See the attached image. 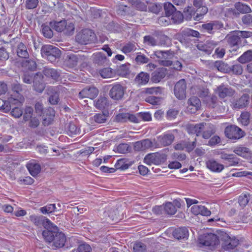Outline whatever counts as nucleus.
Masks as SVG:
<instances>
[{
	"label": "nucleus",
	"mask_w": 252,
	"mask_h": 252,
	"mask_svg": "<svg viewBox=\"0 0 252 252\" xmlns=\"http://www.w3.org/2000/svg\"><path fill=\"white\" fill-rule=\"evenodd\" d=\"M42 57L51 63L55 62L61 56L60 50L51 45H45L41 49Z\"/></svg>",
	"instance_id": "nucleus-1"
},
{
	"label": "nucleus",
	"mask_w": 252,
	"mask_h": 252,
	"mask_svg": "<svg viewBox=\"0 0 252 252\" xmlns=\"http://www.w3.org/2000/svg\"><path fill=\"white\" fill-rule=\"evenodd\" d=\"M76 41L81 44H87L94 42L96 40L95 33L91 30L84 29L76 35Z\"/></svg>",
	"instance_id": "nucleus-2"
},
{
	"label": "nucleus",
	"mask_w": 252,
	"mask_h": 252,
	"mask_svg": "<svg viewBox=\"0 0 252 252\" xmlns=\"http://www.w3.org/2000/svg\"><path fill=\"white\" fill-rule=\"evenodd\" d=\"M167 159V156L165 154L158 152L149 154L145 156L144 162L148 165H159L164 162Z\"/></svg>",
	"instance_id": "nucleus-3"
},
{
	"label": "nucleus",
	"mask_w": 252,
	"mask_h": 252,
	"mask_svg": "<svg viewBox=\"0 0 252 252\" xmlns=\"http://www.w3.org/2000/svg\"><path fill=\"white\" fill-rule=\"evenodd\" d=\"M199 242L203 246L214 247L219 244L218 237L215 234L209 233L200 236Z\"/></svg>",
	"instance_id": "nucleus-4"
},
{
	"label": "nucleus",
	"mask_w": 252,
	"mask_h": 252,
	"mask_svg": "<svg viewBox=\"0 0 252 252\" xmlns=\"http://www.w3.org/2000/svg\"><path fill=\"white\" fill-rule=\"evenodd\" d=\"M23 101L24 98L20 94H17V95L13 94L5 101H2L3 103L2 106H5L4 109L9 110L14 106H21Z\"/></svg>",
	"instance_id": "nucleus-5"
},
{
	"label": "nucleus",
	"mask_w": 252,
	"mask_h": 252,
	"mask_svg": "<svg viewBox=\"0 0 252 252\" xmlns=\"http://www.w3.org/2000/svg\"><path fill=\"white\" fill-rule=\"evenodd\" d=\"M154 55L158 59L159 63L160 65L165 66H169L172 64V62L170 60L173 57V54L170 51H156Z\"/></svg>",
	"instance_id": "nucleus-6"
},
{
	"label": "nucleus",
	"mask_w": 252,
	"mask_h": 252,
	"mask_svg": "<svg viewBox=\"0 0 252 252\" xmlns=\"http://www.w3.org/2000/svg\"><path fill=\"white\" fill-rule=\"evenodd\" d=\"M225 136L231 139H239L244 136V132L239 127L231 125L225 128Z\"/></svg>",
	"instance_id": "nucleus-7"
},
{
	"label": "nucleus",
	"mask_w": 252,
	"mask_h": 252,
	"mask_svg": "<svg viewBox=\"0 0 252 252\" xmlns=\"http://www.w3.org/2000/svg\"><path fill=\"white\" fill-rule=\"evenodd\" d=\"M187 84L185 79L180 80L175 85L174 92L179 99H183L186 97Z\"/></svg>",
	"instance_id": "nucleus-8"
},
{
	"label": "nucleus",
	"mask_w": 252,
	"mask_h": 252,
	"mask_svg": "<svg viewBox=\"0 0 252 252\" xmlns=\"http://www.w3.org/2000/svg\"><path fill=\"white\" fill-rule=\"evenodd\" d=\"M47 226L44 227L45 230L43 231L42 236L46 241L50 243L53 242L59 230L58 227L52 222H51V224H49Z\"/></svg>",
	"instance_id": "nucleus-9"
},
{
	"label": "nucleus",
	"mask_w": 252,
	"mask_h": 252,
	"mask_svg": "<svg viewBox=\"0 0 252 252\" xmlns=\"http://www.w3.org/2000/svg\"><path fill=\"white\" fill-rule=\"evenodd\" d=\"M30 220L36 226L41 227L43 226L44 227L51 224V220L43 216H36L35 215H31L29 217Z\"/></svg>",
	"instance_id": "nucleus-10"
},
{
	"label": "nucleus",
	"mask_w": 252,
	"mask_h": 252,
	"mask_svg": "<svg viewBox=\"0 0 252 252\" xmlns=\"http://www.w3.org/2000/svg\"><path fill=\"white\" fill-rule=\"evenodd\" d=\"M115 120L119 123L130 122L138 123L139 122V119L135 115L128 113L118 114L115 117Z\"/></svg>",
	"instance_id": "nucleus-11"
},
{
	"label": "nucleus",
	"mask_w": 252,
	"mask_h": 252,
	"mask_svg": "<svg viewBox=\"0 0 252 252\" xmlns=\"http://www.w3.org/2000/svg\"><path fill=\"white\" fill-rule=\"evenodd\" d=\"M88 61V58L84 55H75L71 54L68 56L67 61V64L73 67L77 65L78 63L83 64L86 63Z\"/></svg>",
	"instance_id": "nucleus-12"
},
{
	"label": "nucleus",
	"mask_w": 252,
	"mask_h": 252,
	"mask_svg": "<svg viewBox=\"0 0 252 252\" xmlns=\"http://www.w3.org/2000/svg\"><path fill=\"white\" fill-rule=\"evenodd\" d=\"M98 94V89L94 87H86L83 89L79 93V97L81 98L85 97L93 99Z\"/></svg>",
	"instance_id": "nucleus-13"
},
{
	"label": "nucleus",
	"mask_w": 252,
	"mask_h": 252,
	"mask_svg": "<svg viewBox=\"0 0 252 252\" xmlns=\"http://www.w3.org/2000/svg\"><path fill=\"white\" fill-rule=\"evenodd\" d=\"M124 91V88L122 85L116 84L110 90L109 95L114 100H119L123 96Z\"/></svg>",
	"instance_id": "nucleus-14"
},
{
	"label": "nucleus",
	"mask_w": 252,
	"mask_h": 252,
	"mask_svg": "<svg viewBox=\"0 0 252 252\" xmlns=\"http://www.w3.org/2000/svg\"><path fill=\"white\" fill-rule=\"evenodd\" d=\"M238 34L237 31H234L230 32L226 36L225 39L231 46L242 45L241 39Z\"/></svg>",
	"instance_id": "nucleus-15"
},
{
	"label": "nucleus",
	"mask_w": 252,
	"mask_h": 252,
	"mask_svg": "<svg viewBox=\"0 0 252 252\" xmlns=\"http://www.w3.org/2000/svg\"><path fill=\"white\" fill-rule=\"evenodd\" d=\"M55 112L52 108H49L45 110L42 116V124L44 126H48L51 125L55 117Z\"/></svg>",
	"instance_id": "nucleus-16"
},
{
	"label": "nucleus",
	"mask_w": 252,
	"mask_h": 252,
	"mask_svg": "<svg viewBox=\"0 0 252 252\" xmlns=\"http://www.w3.org/2000/svg\"><path fill=\"white\" fill-rule=\"evenodd\" d=\"M181 203L177 200H175L173 202H166L163 206V209L166 214L170 215H174L177 212V207L180 208Z\"/></svg>",
	"instance_id": "nucleus-17"
},
{
	"label": "nucleus",
	"mask_w": 252,
	"mask_h": 252,
	"mask_svg": "<svg viewBox=\"0 0 252 252\" xmlns=\"http://www.w3.org/2000/svg\"><path fill=\"white\" fill-rule=\"evenodd\" d=\"M153 147L152 142L148 139L137 141L135 143L134 148L138 151H144Z\"/></svg>",
	"instance_id": "nucleus-18"
},
{
	"label": "nucleus",
	"mask_w": 252,
	"mask_h": 252,
	"mask_svg": "<svg viewBox=\"0 0 252 252\" xmlns=\"http://www.w3.org/2000/svg\"><path fill=\"white\" fill-rule=\"evenodd\" d=\"M26 167L30 173L33 177H35L41 171L40 165L33 160L30 161L27 164Z\"/></svg>",
	"instance_id": "nucleus-19"
},
{
	"label": "nucleus",
	"mask_w": 252,
	"mask_h": 252,
	"mask_svg": "<svg viewBox=\"0 0 252 252\" xmlns=\"http://www.w3.org/2000/svg\"><path fill=\"white\" fill-rule=\"evenodd\" d=\"M188 110L191 113H194L200 108L201 102L196 96H192L188 100Z\"/></svg>",
	"instance_id": "nucleus-20"
},
{
	"label": "nucleus",
	"mask_w": 252,
	"mask_h": 252,
	"mask_svg": "<svg viewBox=\"0 0 252 252\" xmlns=\"http://www.w3.org/2000/svg\"><path fill=\"white\" fill-rule=\"evenodd\" d=\"M191 212L195 215H201L204 216H209L211 215V211L206 207L202 205H194L191 208Z\"/></svg>",
	"instance_id": "nucleus-21"
},
{
	"label": "nucleus",
	"mask_w": 252,
	"mask_h": 252,
	"mask_svg": "<svg viewBox=\"0 0 252 252\" xmlns=\"http://www.w3.org/2000/svg\"><path fill=\"white\" fill-rule=\"evenodd\" d=\"M65 241L66 238L64 234L58 232L53 241V246L55 249L62 248L64 245Z\"/></svg>",
	"instance_id": "nucleus-22"
},
{
	"label": "nucleus",
	"mask_w": 252,
	"mask_h": 252,
	"mask_svg": "<svg viewBox=\"0 0 252 252\" xmlns=\"http://www.w3.org/2000/svg\"><path fill=\"white\" fill-rule=\"evenodd\" d=\"M174 238L180 239H187L189 237V231L185 227L175 229L173 232Z\"/></svg>",
	"instance_id": "nucleus-23"
},
{
	"label": "nucleus",
	"mask_w": 252,
	"mask_h": 252,
	"mask_svg": "<svg viewBox=\"0 0 252 252\" xmlns=\"http://www.w3.org/2000/svg\"><path fill=\"white\" fill-rule=\"evenodd\" d=\"M239 244L238 239L236 238L229 237L223 244L222 247L225 251H231L234 249Z\"/></svg>",
	"instance_id": "nucleus-24"
},
{
	"label": "nucleus",
	"mask_w": 252,
	"mask_h": 252,
	"mask_svg": "<svg viewBox=\"0 0 252 252\" xmlns=\"http://www.w3.org/2000/svg\"><path fill=\"white\" fill-rule=\"evenodd\" d=\"M174 136L172 133H166L158 137L159 143L161 146H166L170 145L174 140Z\"/></svg>",
	"instance_id": "nucleus-25"
},
{
	"label": "nucleus",
	"mask_w": 252,
	"mask_h": 252,
	"mask_svg": "<svg viewBox=\"0 0 252 252\" xmlns=\"http://www.w3.org/2000/svg\"><path fill=\"white\" fill-rule=\"evenodd\" d=\"M206 165L208 168L210 170L216 172H220L224 169V165L217 162L214 159L208 160L206 162Z\"/></svg>",
	"instance_id": "nucleus-26"
},
{
	"label": "nucleus",
	"mask_w": 252,
	"mask_h": 252,
	"mask_svg": "<svg viewBox=\"0 0 252 252\" xmlns=\"http://www.w3.org/2000/svg\"><path fill=\"white\" fill-rule=\"evenodd\" d=\"M204 128V123H201L197 124H190L188 126V131L189 133L196 134L199 136Z\"/></svg>",
	"instance_id": "nucleus-27"
},
{
	"label": "nucleus",
	"mask_w": 252,
	"mask_h": 252,
	"mask_svg": "<svg viewBox=\"0 0 252 252\" xmlns=\"http://www.w3.org/2000/svg\"><path fill=\"white\" fill-rule=\"evenodd\" d=\"M149 79V74L148 73L142 71L137 75L134 81L138 85H144L148 83Z\"/></svg>",
	"instance_id": "nucleus-28"
},
{
	"label": "nucleus",
	"mask_w": 252,
	"mask_h": 252,
	"mask_svg": "<svg viewBox=\"0 0 252 252\" xmlns=\"http://www.w3.org/2000/svg\"><path fill=\"white\" fill-rule=\"evenodd\" d=\"M234 152L237 155L245 158H249L252 157V153L249 148L245 147H238L234 150Z\"/></svg>",
	"instance_id": "nucleus-29"
},
{
	"label": "nucleus",
	"mask_w": 252,
	"mask_h": 252,
	"mask_svg": "<svg viewBox=\"0 0 252 252\" xmlns=\"http://www.w3.org/2000/svg\"><path fill=\"white\" fill-rule=\"evenodd\" d=\"M249 95L248 94H244L235 103L234 107L236 109H241L245 107L249 102Z\"/></svg>",
	"instance_id": "nucleus-30"
},
{
	"label": "nucleus",
	"mask_w": 252,
	"mask_h": 252,
	"mask_svg": "<svg viewBox=\"0 0 252 252\" xmlns=\"http://www.w3.org/2000/svg\"><path fill=\"white\" fill-rule=\"evenodd\" d=\"M93 60L95 63L98 65L107 64L108 60L105 56L101 52H97L94 54Z\"/></svg>",
	"instance_id": "nucleus-31"
},
{
	"label": "nucleus",
	"mask_w": 252,
	"mask_h": 252,
	"mask_svg": "<svg viewBox=\"0 0 252 252\" xmlns=\"http://www.w3.org/2000/svg\"><path fill=\"white\" fill-rule=\"evenodd\" d=\"M43 74L49 78L57 80L60 76V73L55 69L45 67L43 70Z\"/></svg>",
	"instance_id": "nucleus-32"
},
{
	"label": "nucleus",
	"mask_w": 252,
	"mask_h": 252,
	"mask_svg": "<svg viewBox=\"0 0 252 252\" xmlns=\"http://www.w3.org/2000/svg\"><path fill=\"white\" fill-rule=\"evenodd\" d=\"M217 90L219 96L222 98L227 96H231L234 93L232 89L222 86L218 87Z\"/></svg>",
	"instance_id": "nucleus-33"
},
{
	"label": "nucleus",
	"mask_w": 252,
	"mask_h": 252,
	"mask_svg": "<svg viewBox=\"0 0 252 252\" xmlns=\"http://www.w3.org/2000/svg\"><path fill=\"white\" fill-rule=\"evenodd\" d=\"M203 130H204L202 133V137L205 139L209 138L215 132V126L211 124H206L204 123Z\"/></svg>",
	"instance_id": "nucleus-34"
},
{
	"label": "nucleus",
	"mask_w": 252,
	"mask_h": 252,
	"mask_svg": "<svg viewBox=\"0 0 252 252\" xmlns=\"http://www.w3.org/2000/svg\"><path fill=\"white\" fill-rule=\"evenodd\" d=\"M166 69L161 68L157 70L153 73L152 80L155 82H159L166 76Z\"/></svg>",
	"instance_id": "nucleus-35"
},
{
	"label": "nucleus",
	"mask_w": 252,
	"mask_h": 252,
	"mask_svg": "<svg viewBox=\"0 0 252 252\" xmlns=\"http://www.w3.org/2000/svg\"><path fill=\"white\" fill-rule=\"evenodd\" d=\"M50 26L55 30L58 32L64 31L65 26H66V21L62 20L59 22L53 21L50 23Z\"/></svg>",
	"instance_id": "nucleus-36"
},
{
	"label": "nucleus",
	"mask_w": 252,
	"mask_h": 252,
	"mask_svg": "<svg viewBox=\"0 0 252 252\" xmlns=\"http://www.w3.org/2000/svg\"><path fill=\"white\" fill-rule=\"evenodd\" d=\"M203 102L208 107L211 108H216L218 105V98L215 95H208L203 99Z\"/></svg>",
	"instance_id": "nucleus-37"
},
{
	"label": "nucleus",
	"mask_w": 252,
	"mask_h": 252,
	"mask_svg": "<svg viewBox=\"0 0 252 252\" xmlns=\"http://www.w3.org/2000/svg\"><path fill=\"white\" fill-rule=\"evenodd\" d=\"M214 66L221 72L224 73L231 72L230 66L227 63L221 61H216L214 63Z\"/></svg>",
	"instance_id": "nucleus-38"
},
{
	"label": "nucleus",
	"mask_w": 252,
	"mask_h": 252,
	"mask_svg": "<svg viewBox=\"0 0 252 252\" xmlns=\"http://www.w3.org/2000/svg\"><path fill=\"white\" fill-rule=\"evenodd\" d=\"M237 61L241 63H245L252 61V50H249L245 52Z\"/></svg>",
	"instance_id": "nucleus-39"
},
{
	"label": "nucleus",
	"mask_w": 252,
	"mask_h": 252,
	"mask_svg": "<svg viewBox=\"0 0 252 252\" xmlns=\"http://www.w3.org/2000/svg\"><path fill=\"white\" fill-rule=\"evenodd\" d=\"M17 54L19 57L23 58H27L29 56L27 47L22 42H20L18 45Z\"/></svg>",
	"instance_id": "nucleus-40"
},
{
	"label": "nucleus",
	"mask_w": 252,
	"mask_h": 252,
	"mask_svg": "<svg viewBox=\"0 0 252 252\" xmlns=\"http://www.w3.org/2000/svg\"><path fill=\"white\" fill-rule=\"evenodd\" d=\"M132 164L131 161L127 162L125 159L121 158L117 160L115 167L118 169L124 170L128 168Z\"/></svg>",
	"instance_id": "nucleus-41"
},
{
	"label": "nucleus",
	"mask_w": 252,
	"mask_h": 252,
	"mask_svg": "<svg viewBox=\"0 0 252 252\" xmlns=\"http://www.w3.org/2000/svg\"><path fill=\"white\" fill-rule=\"evenodd\" d=\"M38 74L35 76L33 79V87L34 90L39 93H42L45 89V84L43 83L42 79L40 78V81L37 80Z\"/></svg>",
	"instance_id": "nucleus-42"
},
{
	"label": "nucleus",
	"mask_w": 252,
	"mask_h": 252,
	"mask_svg": "<svg viewBox=\"0 0 252 252\" xmlns=\"http://www.w3.org/2000/svg\"><path fill=\"white\" fill-rule=\"evenodd\" d=\"M94 105L96 108L99 109H105L109 105L108 99L106 97H100L95 101Z\"/></svg>",
	"instance_id": "nucleus-43"
},
{
	"label": "nucleus",
	"mask_w": 252,
	"mask_h": 252,
	"mask_svg": "<svg viewBox=\"0 0 252 252\" xmlns=\"http://www.w3.org/2000/svg\"><path fill=\"white\" fill-rule=\"evenodd\" d=\"M222 26V25H220L218 22L213 21L209 23L204 24L202 25V28L206 30L208 32L211 33L212 30Z\"/></svg>",
	"instance_id": "nucleus-44"
},
{
	"label": "nucleus",
	"mask_w": 252,
	"mask_h": 252,
	"mask_svg": "<svg viewBox=\"0 0 252 252\" xmlns=\"http://www.w3.org/2000/svg\"><path fill=\"white\" fill-rule=\"evenodd\" d=\"M108 116L104 113H98L94 115L92 120L97 124H103L106 122Z\"/></svg>",
	"instance_id": "nucleus-45"
},
{
	"label": "nucleus",
	"mask_w": 252,
	"mask_h": 252,
	"mask_svg": "<svg viewBox=\"0 0 252 252\" xmlns=\"http://www.w3.org/2000/svg\"><path fill=\"white\" fill-rule=\"evenodd\" d=\"M235 7L242 13H248L251 11V9L249 6L240 2L235 4Z\"/></svg>",
	"instance_id": "nucleus-46"
},
{
	"label": "nucleus",
	"mask_w": 252,
	"mask_h": 252,
	"mask_svg": "<svg viewBox=\"0 0 252 252\" xmlns=\"http://www.w3.org/2000/svg\"><path fill=\"white\" fill-rule=\"evenodd\" d=\"M144 43L148 46H158V39L151 35H146L144 37Z\"/></svg>",
	"instance_id": "nucleus-47"
},
{
	"label": "nucleus",
	"mask_w": 252,
	"mask_h": 252,
	"mask_svg": "<svg viewBox=\"0 0 252 252\" xmlns=\"http://www.w3.org/2000/svg\"><path fill=\"white\" fill-rule=\"evenodd\" d=\"M164 9L167 16H171L177 10L174 6L170 2L164 3Z\"/></svg>",
	"instance_id": "nucleus-48"
},
{
	"label": "nucleus",
	"mask_w": 252,
	"mask_h": 252,
	"mask_svg": "<svg viewBox=\"0 0 252 252\" xmlns=\"http://www.w3.org/2000/svg\"><path fill=\"white\" fill-rule=\"evenodd\" d=\"M197 8L196 15L195 19L196 20H200L202 18V16L207 13L208 9L206 6L203 5Z\"/></svg>",
	"instance_id": "nucleus-49"
},
{
	"label": "nucleus",
	"mask_w": 252,
	"mask_h": 252,
	"mask_svg": "<svg viewBox=\"0 0 252 252\" xmlns=\"http://www.w3.org/2000/svg\"><path fill=\"white\" fill-rule=\"evenodd\" d=\"M218 43L213 40H207L205 44V47H203V49L202 50H204L207 54H210L212 50L217 45Z\"/></svg>",
	"instance_id": "nucleus-50"
},
{
	"label": "nucleus",
	"mask_w": 252,
	"mask_h": 252,
	"mask_svg": "<svg viewBox=\"0 0 252 252\" xmlns=\"http://www.w3.org/2000/svg\"><path fill=\"white\" fill-rule=\"evenodd\" d=\"M145 101L154 105H158L161 102V97L156 96H149L145 98Z\"/></svg>",
	"instance_id": "nucleus-51"
},
{
	"label": "nucleus",
	"mask_w": 252,
	"mask_h": 252,
	"mask_svg": "<svg viewBox=\"0 0 252 252\" xmlns=\"http://www.w3.org/2000/svg\"><path fill=\"white\" fill-rule=\"evenodd\" d=\"M129 63L124 64L120 65L118 68V73L121 76H126L129 73Z\"/></svg>",
	"instance_id": "nucleus-52"
},
{
	"label": "nucleus",
	"mask_w": 252,
	"mask_h": 252,
	"mask_svg": "<svg viewBox=\"0 0 252 252\" xmlns=\"http://www.w3.org/2000/svg\"><path fill=\"white\" fill-rule=\"evenodd\" d=\"M56 209V207L55 204H50L41 207L40 211L42 214H46L54 212Z\"/></svg>",
	"instance_id": "nucleus-53"
},
{
	"label": "nucleus",
	"mask_w": 252,
	"mask_h": 252,
	"mask_svg": "<svg viewBox=\"0 0 252 252\" xmlns=\"http://www.w3.org/2000/svg\"><path fill=\"white\" fill-rule=\"evenodd\" d=\"M162 89L160 87H151L145 88L144 92L148 94H160L162 93Z\"/></svg>",
	"instance_id": "nucleus-54"
},
{
	"label": "nucleus",
	"mask_w": 252,
	"mask_h": 252,
	"mask_svg": "<svg viewBox=\"0 0 252 252\" xmlns=\"http://www.w3.org/2000/svg\"><path fill=\"white\" fill-rule=\"evenodd\" d=\"M171 16V19L174 23H180L183 20V16L181 11L176 10Z\"/></svg>",
	"instance_id": "nucleus-55"
},
{
	"label": "nucleus",
	"mask_w": 252,
	"mask_h": 252,
	"mask_svg": "<svg viewBox=\"0 0 252 252\" xmlns=\"http://www.w3.org/2000/svg\"><path fill=\"white\" fill-rule=\"evenodd\" d=\"M239 120L240 122L243 125H248L250 123V113L247 112L242 113Z\"/></svg>",
	"instance_id": "nucleus-56"
},
{
	"label": "nucleus",
	"mask_w": 252,
	"mask_h": 252,
	"mask_svg": "<svg viewBox=\"0 0 252 252\" xmlns=\"http://www.w3.org/2000/svg\"><path fill=\"white\" fill-rule=\"evenodd\" d=\"M21 106H14L12 107L11 114L13 117L16 118H20L23 114L22 109L20 107Z\"/></svg>",
	"instance_id": "nucleus-57"
},
{
	"label": "nucleus",
	"mask_w": 252,
	"mask_h": 252,
	"mask_svg": "<svg viewBox=\"0 0 252 252\" xmlns=\"http://www.w3.org/2000/svg\"><path fill=\"white\" fill-rule=\"evenodd\" d=\"M239 162V158L236 157L234 155H232L229 159H227L224 163L227 166H236Z\"/></svg>",
	"instance_id": "nucleus-58"
},
{
	"label": "nucleus",
	"mask_w": 252,
	"mask_h": 252,
	"mask_svg": "<svg viewBox=\"0 0 252 252\" xmlns=\"http://www.w3.org/2000/svg\"><path fill=\"white\" fill-rule=\"evenodd\" d=\"M136 49V48L134 44L127 43L123 47L122 51L125 54H127L134 51Z\"/></svg>",
	"instance_id": "nucleus-59"
},
{
	"label": "nucleus",
	"mask_w": 252,
	"mask_h": 252,
	"mask_svg": "<svg viewBox=\"0 0 252 252\" xmlns=\"http://www.w3.org/2000/svg\"><path fill=\"white\" fill-rule=\"evenodd\" d=\"M42 33L47 38H51L53 35V32L50 27L45 25H42Z\"/></svg>",
	"instance_id": "nucleus-60"
},
{
	"label": "nucleus",
	"mask_w": 252,
	"mask_h": 252,
	"mask_svg": "<svg viewBox=\"0 0 252 252\" xmlns=\"http://www.w3.org/2000/svg\"><path fill=\"white\" fill-rule=\"evenodd\" d=\"M146 245L140 242H136L133 246V252H146Z\"/></svg>",
	"instance_id": "nucleus-61"
},
{
	"label": "nucleus",
	"mask_w": 252,
	"mask_h": 252,
	"mask_svg": "<svg viewBox=\"0 0 252 252\" xmlns=\"http://www.w3.org/2000/svg\"><path fill=\"white\" fill-rule=\"evenodd\" d=\"M100 74L102 77L107 78L111 77L113 72L111 68L107 67L100 70Z\"/></svg>",
	"instance_id": "nucleus-62"
},
{
	"label": "nucleus",
	"mask_w": 252,
	"mask_h": 252,
	"mask_svg": "<svg viewBox=\"0 0 252 252\" xmlns=\"http://www.w3.org/2000/svg\"><path fill=\"white\" fill-rule=\"evenodd\" d=\"M33 113V109L32 107L27 106L24 113L23 120L25 122L28 121L32 118Z\"/></svg>",
	"instance_id": "nucleus-63"
},
{
	"label": "nucleus",
	"mask_w": 252,
	"mask_h": 252,
	"mask_svg": "<svg viewBox=\"0 0 252 252\" xmlns=\"http://www.w3.org/2000/svg\"><path fill=\"white\" fill-rule=\"evenodd\" d=\"M231 72L236 75H241L243 73L242 66L240 64H236L230 66Z\"/></svg>",
	"instance_id": "nucleus-64"
}]
</instances>
